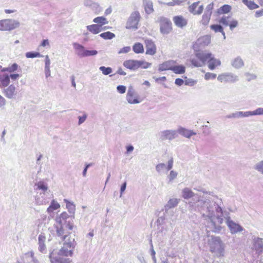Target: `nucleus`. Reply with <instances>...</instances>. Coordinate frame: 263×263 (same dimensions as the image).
Masks as SVG:
<instances>
[{
    "instance_id": "obj_46",
    "label": "nucleus",
    "mask_w": 263,
    "mask_h": 263,
    "mask_svg": "<svg viewBox=\"0 0 263 263\" xmlns=\"http://www.w3.org/2000/svg\"><path fill=\"white\" fill-rule=\"evenodd\" d=\"M45 70L49 72V67L50 65V61L48 55L45 56Z\"/></svg>"
},
{
    "instance_id": "obj_50",
    "label": "nucleus",
    "mask_w": 263,
    "mask_h": 263,
    "mask_svg": "<svg viewBox=\"0 0 263 263\" xmlns=\"http://www.w3.org/2000/svg\"><path fill=\"white\" fill-rule=\"evenodd\" d=\"M21 76V74H20L18 73H13L11 74L9 77L10 78H11L12 80H15L18 79Z\"/></svg>"
},
{
    "instance_id": "obj_57",
    "label": "nucleus",
    "mask_w": 263,
    "mask_h": 263,
    "mask_svg": "<svg viewBox=\"0 0 263 263\" xmlns=\"http://www.w3.org/2000/svg\"><path fill=\"white\" fill-rule=\"evenodd\" d=\"M45 236L42 235H40L39 236V243H43L45 240Z\"/></svg>"
},
{
    "instance_id": "obj_28",
    "label": "nucleus",
    "mask_w": 263,
    "mask_h": 263,
    "mask_svg": "<svg viewBox=\"0 0 263 263\" xmlns=\"http://www.w3.org/2000/svg\"><path fill=\"white\" fill-rule=\"evenodd\" d=\"M60 208V204L55 200H52L50 206L47 209V212L48 213H50L53 211L59 209Z\"/></svg>"
},
{
    "instance_id": "obj_25",
    "label": "nucleus",
    "mask_w": 263,
    "mask_h": 263,
    "mask_svg": "<svg viewBox=\"0 0 263 263\" xmlns=\"http://www.w3.org/2000/svg\"><path fill=\"white\" fill-rule=\"evenodd\" d=\"M93 22L101 28L103 25L107 24L108 23L107 20L104 16L97 17L93 20Z\"/></svg>"
},
{
    "instance_id": "obj_54",
    "label": "nucleus",
    "mask_w": 263,
    "mask_h": 263,
    "mask_svg": "<svg viewBox=\"0 0 263 263\" xmlns=\"http://www.w3.org/2000/svg\"><path fill=\"white\" fill-rule=\"evenodd\" d=\"M183 80L180 78H177L175 80V84L178 86H181L183 84Z\"/></svg>"
},
{
    "instance_id": "obj_14",
    "label": "nucleus",
    "mask_w": 263,
    "mask_h": 263,
    "mask_svg": "<svg viewBox=\"0 0 263 263\" xmlns=\"http://www.w3.org/2000/svg\"><path fill=\"white\" fill-rule=\"evenodd\" d=\"M211 41V36L210 35H205L200 36L197 40L198 43L201 46H208Z\"/></svg>"
},
{
    "instance_id": "obj_4",
    "label": "nucleus",
    "mask_w": 263,
    "mask_h": 263,
    "mask_svg": "<svg viewBox=\"0 0 263 263\" xmlns=\"http://www.w3.org/2000/svg\"><path fill=\"white\" fill-rule=\"evenodd\" d=\"M140 18L141 16L138 11L133 12L127 21L126 28L134 30L138 29Z\"/></svg>"
},
{
    "instance_id": "obj_24",
    "label": "nucleus",
    "mask_w": 263,
    "mask_h": 263,
    "mask_svg": "<svg viewBox=\"0 0 263 263\" xmlns=\"http://www.w3.org/2000/svg\"><path fill=\"white\" fill-rule=\"evenodd\" d=\"M133 50L135 53H143L144 51L143 45L142 43L137 42L134 44Z\"/></svg>"
},
{
    "instance_id": "obj_18",
    "label": "nucleus",
    "mask_w": 263,
    "mask_h": 263,
    "mask_svg": "<svg viewBox=\"0 0 263 263\" xmlns=\"http://www.w3.org/2000/svg\"><path fill=\"white\" fill-rule=\"evenodd\" d=\"M174 63V61H166L162 64H160L159 67V69L160 71H166L172 70L173 65Z\"/></svg>"
},
{
    "instance_id": "obj_20",
    "label": "nucleus",
    "mask_w": 263,
    "mask_h": 263,
    "mask_svg": "<svg viewBox=\"0 0 263 263\" xmlns=\"http://www.w3.org/2000/svg\"><path fill=\"white\" fill-rule=\"evenodd\" d=\"M143 5L147 14H151L153 12V4L152 1L150 0H143Z\"/></svg>"
},
{
    "instance_id": "obj_38",
    "label": "nucleus",
    "mask_w": 263,
    "mask_h": 263,
    "mask_svg": "<svg viewBox=\"0 0 263 263\" xmlns=\"http://www.w3.org/2000/svg\"><path fill=\"white\" fill-rule=\"evenodd\" d=\"M232 65L235 68H240L243 65V61L240 58H237L233 61Z\"/></svg>"
},
{
    "instance_id": "obj_13",
    "label": "nucleus",
    "mask_w": 263,
    "mask_h": 263,
    "mask_svg": "<svg viewBox=\"0 0 263 263\" xmlns=\"http://www.w3.org/2000/svg\"><path fill=\"white\" fill-rule=\"evenodd\" d=\"M172 71L175 74H183L185 72V67L183 65H177L174 61Z\"/></svg>"
},
{
    "instance_id": "obj_17",
    "label": "nucleus",
    "mask_w": 263,
    "mask_h": 263,
    "mask_svg": "<svg viewBox=\"0 0 263 263\" xmlns=\"http://www.w3.org/2000/svg\"><path fill=\"white\" fill-rule=\"evenodd\" d=\"M10 83V77L7 74H0V87H7Z\"/></svg>"
},
{
    "instance_id": "obj_9",
    "label": "nucleus",
    "mask_w": 263,
    "mask_h": 263,
    "mask_svg": "<svg viewBox=\"0 0 263 263\" xmlns=\"http://www.w3.org/2000/svg\"><path fill=\"white\" fill-rule=\"evenodd\" d=\"M144 44L146 48L145 53L148 55H154L157 52V47L154 43L152 40H145Z\"/></svg>"
},
{
    "instance_id": "obj_47",
    "label": "nucleus",
    "mask_w": 263,
    "mask_h": 263,
    "mask_svg": "<svg viewBox=\"0 0 263 263\" xmlns=\"http://www.w3.org/2000/svg\"><path fill=\"white\" fill-rule=\"evenodd\" d=\"M130 51V47L129 46L124 47L121 48L119 51V53H126L129 52Z\"/></svg>"
},
{
    "instance_id": "obj_41",
    "label": "nucleus",
    "mask_w": 263,
    "mask_h": 263,
    "mask_svg": "<svg viewBox=\"0 0 263 263\" xmlns=\"http://www.w3.org/2000/svg\"><path fill=\"white\" fill-rule=\"evenodd\" d=\"M246 116L248 115H263V108H258L252 112H247Z\"/></svg>"
},
{
    "instance_id": "obj_11",
    "label": "nucleus",
    "mask_w": 263,
    "mask_h": 263,
    "mask_svg": "<svg viewBox=\"0 0 263 263\" xmlns=\"http://www.w3.org/2000/svg\"><path fill=\"white\" fill-rule=\"evenodd\" d=\"M138 60H128L123 63V66L130 70H135L138 69Z\"/></svg>"
},
{
    "instance_id": "obj_63",
    "label": "nucleus",
    "mask_w": 263,
    "mask_h": 263,
    "mask_svg": "<svg viewBox=\"0 0 263 263\" xmlns=\"http://www.w3.org/2000/svg\"><path fill=\"white\" fill-rule=\"evenodd\" d=\"M15 12H16V10H15V9H5V12L6 14H10V13H14Z\"/></svg>"
},
{
    "instance_id": "obj_30",
    "label": "nucleus",
    "mask_w": 263,
    "mask_h": 263,
    "mask_svg": "<svg viewBox=\"0 0 263 263\" xmlns=\"http://www.w3.org/2000/svg\"><path fill=\"white\" fill-rule=\"evenodd\" d=\"M211 15L204 13L202 16L200 24L203 26H208L211 20Z\"/></svg>"
},
{
    "instance_id": "obj_15",
    "label": "nucleus",
    "mask_w": 263,
    "mask_h": 263,
    "mask_svg": "<svg viewBox=\"0 0 263 263\" xmlns=\"http://www.w3.org/2000/svg\"><path fill=\"white\" fill-rule=\"evenodd\" d=\"M107 27L101 28L97 24H92L87 26V29L93 34H98L104 29H108Z\"/></svg>"
},
{
    "instance_id": "obj_23",
    "label": "nucleus",
    "mask_w": 263,
    "mask_h": 263,
    "mask_svg": "<svg viewBox=\"0 0 263 263\" xmlns=\"http://www.w3.org/2000/svg\"><path fill=\"white\" fill-rule=\"evenodd\" d=\"M178 132L181 135L188 138H190L193 135H196V133L193 132V130H189L182 127L178 129Z\"/></svg>"
},
{
    "instance_id": "obj_10",
    "label": "nucleus",
    "mask_w": 263,
    "mask_h": 263,
    "mask_svg": "<svg viewBox=\"0 0 263 263\" xmlns=\"http://www.w3.org/2000/svg\"><path fill=\"white\" fill-rule=\"evenodd\" d=\"M203 10V6L200 5V2L193 3L189 7V11L194 15H200Z\"/></svg>"
},
{
    "instance_id": "obj_52",
    "label": "nucleus",
    "mask_w": 263,
    "mask_h": 263,
    "mask_svg": "<svg viewBox=\"0 0 263 263\" xmlns=\"http://www.w3.org/2000/svg\"><path fill=\"white\" fill-rule=\"evenodd\" d=\"M256 168L258 171L263 173V161L260 162L258 163L256 166Z\"/></svg>"
},
{
    "instance_id": "obj_33",
    "label": "nucleus",
    "mask_w": 263,
    "mask_h": 263,
    "mask_svg": "<svg viewBox=\"0 0 263 263\" xmlns=\"http://www.w3.org/2000/svg\"><path fill=\"white\" fill-rule=\"evenodd\" d=\"M18 67V66L17 64L14 63L11 66H9V67H6V68H4L2 70V71L3 72L7 71L9 73H12V72H13L15 71L16 70H17Z\"/></svg>"
},
{
    "instance_id": "obj_7",
    "label": "nucleus",
    "mask_w": 263,
    "mask_h": 263,
    "mask_svg": "<svg viewBox=\"0 0 263 263\" xmlns=\"http://www.w3.org/2000/svg\"><path fill=\"white\" fill-rule=\"evenodd\" d=\"M212 252L218 251L219 255H224V245L219 237H215L213 239V242L210 247Z\"/></svg>"
},
{
    "instance_id": "obj_16",
    "label": "nucleus",
    "mask_w": 263,
    "mask_h": 263,
    "mask_svg": "<svg viewBox=\"0 0 263 263\" xmlns=\"http://www.w3.org/2000/svg\"><path fill=\"white\" fill-rule=\"evenodd\" d=\"M173 21L176 26L180 27L185 26L187 24L186 20L181 15L174 17Z\"/></svg>"
},
{
    "instance_id": "obj_34",
    "label": "nucleus",
    "mask_w": 263,
    "mask_h": 263,
    "mask_svg": "<svg viewBox=\"0 0 263 263\" xmlns=\"http://www.w3.org/2000/svg\"><path fill=\"white\" fill-rule=\"evenodd\" d=\"M98 53L96 50H83V52L80 53V55L81 57H88L91 55H95L97 54Z\"/></svg>"
},
{
    "instance_id": "obj_44",
    "label": "nucleus",
    "mask_w": 263,
    "mask_h": 263,
    "mask_svg": "<svg viewBox=\"0 0 263 263\" xmlns=\"http://www.w3.org/2000/svg\"><path fill=\"white\" fill-rule=\"evenodd\" d=\"M216 74L215 73H211V72H206L204 74V79L206 80H214L216 78Z\"/></svg>"
},
{
    "instance_id": "obj_36",
    "label": "nucleus",
    "mask_w": 263,
    "mask_h": 263,
    "mask_svg": "<svg viewBox=\"0 0 263 263\" xmlns=\"http://www.w3.org/2000/svg\"><path fill=\"white\" fill-rule=\"evenodd\" d=\"M137 65L138 69L139 68L146 69L149 67L151 66L152 64L144 61H138Z\"/></svg>"
},
{
    "instance_id": "obj_43",
    "label": "nucleus",
    "mask_w": 263,
    "mask_h": 263,
    "mask_svg": "<svg viewBox=\"0 0 263 263\" xmlns=\"http://www.w3.org/2000/svg\"><path fill=\"white\" fill-rule=\"evenodd\" d=\"M36 185L37 187V189L39 190H42L43 191H47L48 187L43 182L40 181L36 184Z\"/></svg>"
},
{
    "instance_id": "obj_31",
    "label": "nucleus",
    "mask_w": 263,
    "mask_h": 263,
    "mask_svg": "<svg viewBox=\"0 0 263 263\" xmlns=\"http://www.w3.org/2000/svg\"><path fill=\"white\" fill-rule=\"evenodd\" d=\"M68 217V214L66 212H64L62 213L60 216L57 218L56 223H67L66 220Z\"/></svg>"
},
{
    "instance_id": "obj_21",
    "label": "nucleus",
    "mask_w": 263,
    "mask_h": 263,
    "mask_svg": "<svg viewBox=\"0 0 263 263\" xmlns=\"http://www.w3.org/2000/svg\"><path fill=\"white\" fill-rule=\"evenodd\" d=\"M254 247L259 254L261 253L263 251V241L262 239L257 238L255 239Z\"/></svg>"
},
{
    "instance_id": "obj_40",
    "label": "nucleus",
    "mask_w": 263,
    "mask_h": 263,
    "mask_svg": "<svg viewBox=\"0 0 263 263\" xmlns=\"http://www.w3.org/2000/svg\"><path fill=\"white\" fill-rule=\"evenodd\" d=\"M214 4L213 3H211L208 4L206 7L205 11L204 13L212 15V11L214 9Z\"/></svg>"
},
{
    "instance_id": "obj_62",
    "label": "nucleus",
    "mask_w": 263,
    "mask_h": 263,
    "mask_svg": "<svg viewBox=\"0 0 263 263\" xmlns=\"http://www.w3.org/2000/svg\"><path fill=\"white\" fill-rule=\"evenodd\" d=\"M45 245L44 243H40L39 250L41 252H43V251L45 250Z\"/></svg>"
},
{
    "instance_id": "obj_32",
    "label": "nucleus",
    "mask_w": 263,
    "mask_h": 263,
    "mask_svg": "<svg viewBox=\"0 0 263 263\" xmlns=\"http://www.w3.org/2000/svg\"><path fill=\"white\" fill-rule=\"evenodd\" d=\"M194 193L189 189L185 188L182 191V197L184 199H189L193 197Z\"/></svg>"
},
{
    "instance_id": "obj_3",
    "label": "nucleus",
    "mask_w": 263,
    "mask_h": 263,
    "mask_svg": "<svg viewBox=\"0 0 263 263\" xmlns=\"http://www.w3.org/2000/svg\"><path fill=\"white\" fill-rule=\"evenodd\" d=\"M20 23L13 19H4L0 20L1 31H11L18 27Z\"/></svg>"
},
{
    "instance_id": "obj_37",
    "label": "nucleus",
    "mask_w": 263,
    "mask_h": 263,
    "mask_svg": "<svg viewBox=\"0 0 263 263\" xmlns=\"http://www.w3.org/2000/svg\"><path fill=\"white\" fill-rule=\"evenodd\" d=\"M210 28L215 32H219L222 33L223 35L225 34L222 27L219 25H212L210 26Z\"/></svg>"
},
{
    "instance_id": "obj_12",
    "label": "nucleus",
    "mask_w": 263,
    "mask_h": 263,
    "mask_svg": "<svg viewBox=\"0 0 263 263\" xmlns=\"http://www.w3.org/2000/svg\"><path fill=\"white\" fill-rule=\"evenodd\" d=\"M176 132L174 130H166L163 131L161 134V138L162 140H172L175 138Z\"/></svg>"
},
{
    "instance_id": "obj_56",
    "label": "nucleus",
    "mask_w": 263,
    "mask_h": 263,
    "mask_svg": "<svg viewBox=\"0 0 263 263\" xmlns=\"http://www.w3.org/2000/svg\"><path fill=\"white\" fill-rule=\"evenodd\" d=\"M49 41L48 40H44L41 43V44H40V46H42V47H45L46 46H49Z\"/></svg>"
},
{
    "instance_id": "obj_19",
    "label": "nucleus",
    "mask_w": 263,
    "mask_h": 263,
    "mask_svg": "<svg viewBox=\"0 0 263 263\" xmlns=\"http://www.w3.org/2000/svg\"><path fill=\"white\" fill-rule=\"evenodd\" d=\"M3 92L6 97L12 98L15 93V87L13 85H10L3 90Z\"/></svg>"
},
{
    "instance_id": "obj_6",
    "label": "nucleus",
    "mask_w": 263,
    "mask_h": 263,
    "mask_svg": "<svg viewBox=\"0 0 263 263\" xmlns=\"http://www.w3.org/2000/svg\"><path fill=\"white\" fill-rule=\"evenodd\" d=\"M126 99L130 104H138L142 101L133 87H130L128 88Z\"/></svg>"
},
{
    "instance_id": "obj_1",
    "label": "nucleus",
    "mask_w": 263,
    "mask_h": 263,
    "mask_svg": "<svg viewBox=\"0 0 263 263\" xmlns=\"http://www.w3.org/2000/svg\"><path fill=\"white\" fill-rule=\"evenodd\" d=\"M55 228L57 235L62 237L65 242L62 248L59 250L58 256H56L57 253L54 251L50 253L49 255L50 261L51 263H71V260L65 257L72 255L76 241L74 238H69L68 241L66 239L71 233L70 231L73 228V224L70 222L57 223Z\"/></svg>"
},
{
    "instance_id": "obj_58",
    "label": "nucleus",
    "mask_w": 263,
    "mask_h": 263,
    "mask_svg": "<svg viewBox=\"0 0 263 263\" xmlns=\"http://www.w3.org/2000/svg\"><path fill=\"white\" fill-rule=\"evenodd\" d=\"M173 165V160L172 158H171L170 160H169V161L168 162L167 170H170L172 168Z\"/></svg>"
},
{
    "instance_id": "obj_48",
    "label": "nucleus",
    "mask_w": 263,
    "mask_h": 263,
    "mask_svg": "<svg viewBox=\"0 0 263 263\" xmlns=\"http://www.w3.org/2000/svg\"><path fill=\"white\" fill-rule=\"evenodd\" d=\"M73 45H74V48L79 51V54L80 53H81L82 52H83V50L84 49V47L82 45H81L79 44L74 43L73 44Z\"/></svg>"
},
{
    "instance_id": "obj_59",
    "label": "nucleus",
    "mask_w": 263,
    "mask_h": 263,
    "mask_svg": "<svg viewBox=\"0 0 263 263\" xmlns=\"http://www.w3.org/2000/svg\"><path fill=\"white\" fill-rule=\"evenodd\" d=\"M6 103V100L1 95H0V107H2L5 105Z\"/></svg>"
},
{
    "instance_id": "obj_2",
    "label": "nucleus",
    "mask_w": 263,
    "mask_h": 263,
    "mask_svg": "<svg viewBox=\"0 0 263 263\" xmlns=\"http://www.w3.org/2000/svg\"><path fill=\"white\" fill-rule=\"evenodd\" d=\"M196 56L199 61L195 59L191 60L192 64L195 67H201L207 62L209 68L214 70L221 65L220 61L215 58L211 53L199 52L196 54Z\"/></svg>"
},
{
    "instance_id": "obj_49",
    "label": "nucleus",
    "mask_w": 263,
    "mask_h": 263,
    "mask_svg": "<svg viewBox=\"0 0 263 263\" xmlns=\"http://www.w3.org/2000/svg\"><path fill=\"white\" fill-rule=\"evenodd\" d=\"M117 89L119 93L123 94L125 92L126 88L125 86L119 85V86H117Z\"/></svg>"
},
{
    "instance_id": "obj_61",
    "label": "nucleus",
    "mask_w": 263,
    "mask_h": 263,
    "mask_svg": "<svg viewBox=\"0 0 263 263\" xmlns=\"http://www.w3.org/2000/svg\"><path fill=\"white\" fill-rule=\"evenodd\" d=\"M117 73L122 76H125L126 74V73L121 68L118 69Z\"/></svg>"
},
{
    "instance_id": "obj_64",
    "label": "nucleus",
    "mask_w": 263,
    "mask_h": 263,
    "mask_svg": "<svg viewBox=\"0 0 263 263\" xmlns=\"http://www.w3.org/2000/svg\"><path fill=\"white\" fill-rule=\"evenodd\" d=\"M126 186V183L124 182L121 187V194H122L123 192L125 190Z\"/></svg>"
},
{
    "instance_id": "obj_5",
    "label": "nucleus",
    "mask_w": 263,
    "mask_h": 263,
    "mask_svg": "<svg viewBox=\"0 0 263 263\" xmlns=\"http://www.w3.org/2000/svg\"><path fill=\"white\" fill-rule=\"evenodd\" d=\"M160 31L162 34H168L172 29V23L170 20L164 17H161L158 20Z\"/></svg>"
},
{
    "instance_id": "obj_22",
    "label": "nucleus",
    "mask_w": 263,
    "mask_h": 263,
    "mask_svg": "<svg viewBox=\"0 0 263 263\" xmlns=\"http://www.w3.org/2000/svg\"><path fill=\"white\" fill-rule=\"evenodd\" d=\"M228 225L232 233H235L242 230V228L239 224L234 223L232 221H229Z\"/></svg>"
},
{
    "instance_id": "obj_35",
    "label": "nucleus",
    "mask_w": 263,
    "mask_h": 263,
    "mask_svg": "<svg viewBox=\"0 0 263 263\" xmlns=\"http://www.w3.org/2000/svg\"><path fill=\"white\" fill-rule=\"evenodd\" d=\"M100 36L105 40H110L114 38L115 35L111 32L107 31L100 34Z\"/></svg>"
},
{
    "instance_id": "obj_60",
    "label": "nucleus",
    "mask_w": 263,
    "mask_h": 263,
    "mask_svg": "<svg viewBox=\"0 0 263 263\" xmlns=\"http://www.w3.org/2000/svg\"><path fill=\"white\" fill-rule=\"evenodd\" d=\"M166 80V78L165 77H161L159 78H157L155 79V81L156 82H159L160 81L164 82Z\"/></svg>"
},
{
    "instance_id": "obj_51",
    "label": "nucleus",
    "mask_w": 263,
    "mask_h": 263,
    "mask_svg": "<svg viewBox=\"0 0 263 263\" xmlns=\"http://www.w3.org/2000/svg\"><path fill=\"white\" fill-rule=\"evenodd\" d=\"M256 17H259L263 16V9L256 11L254 14Z\"/></svg>"
},
{
    "instance_id": "obj_45",
    "label": "nucleus",
    "mask_w": 263,
    "mask_h": 263,
    "mask_svg": "<svg viewBox=\"0 0 263 263\" xmlns=\"http://www.w3.org/2000/svg\"><path fill=\"white\" fill-rule=\"evenodd\" d=\"M178 201L177 199H170L168 202V205L170 208H173L177 205Z\"/></svg>"
},
{
    "instance_id": "obj_39",
    "label": "nucleus",
    "mask_w": 263,
    "mask_h": 263,
    "mask_svg": "<svg viewBox=\"0 0 263 263\" xmlns=\"http://www.w3.org/2000/svg\"><path fill=\"white\" fill-rule=\"evenodd\" d=\"M26 57L27 58H34L36 57H42L43 55L37 52H28L26 53Z\"/></svg>"
},
{
    "instance_id": "obj_27",
    "label": "nucleus",
    "mask_w": 263,
    "mask_h": 263,
    "mask_svg": "<svg viewBox=\"0 0 263 263\" xmlns=\"http://www.w3.org/2000/svg\"><path fill=\"white\" fill-rule=\"evenodd\" d=\"M232 78L233 77L232 75L227 73L220 74L217 77L218 80L221 82H229L232 80Z\"/></svg>"
},
{
    "instance_id": "obj_53",
    "label": "nucleus",
    "mask_w": 263,
    "mask_h": 263,
    "mask_svg": "<svg viewBox=\"0 0 263 263\" xmlns=\"http://www.w3.org/2000/svg\"><path fill=\"white\" fill-rule=\"evenodd\" d=\"M86 117H87V116L85 114L82 117H79V124H81L82 123H83L85 121Z\"/></svg>"
},
{
    "instance_id": "obj_26",
    "label": "nucleus",
    "mask_w": 263,
    "mask_h": 263,
    "mask_svg": "<svg viewBox=\"0 0 263 263\" xmlns=\"http://www.w3.org/2000/svg\"><path fill=\"white\" fill-rule=\"evenodd\" d=\"M242 3L250 10L259 8V5L251 0H242Z\"/></svg>"
},
{
    "instance_id": "obj_42",
    "label": "nucleus",
    "mask_w": 263,
    "mask_h": 263,
    "mask_svg": "<svg viewBox=\"0 0 263 263\" xmlns=\"http://www.w3.org/2000/svg\"><path fill=\"white\" fill-rule=\"evenodd\" d=\"M100 70L102 72L104 75H107L111 73L112 69L110 67H105L104 66H101L100 67Z\"/></svg>"
},
{
    "instance_id": "obj_55",
    "label": "nucleus",
    "mask_w": 263,
    "mask_h": 263,
    "mask_svg": "<svg viewBox=\"0 0 263 263\" xmlns=\"http://www.w3.org/2000/svg\"><path fill=\"white\" fill-rule=\"evenodd\" d=\"M177 176V173L173 171H171L170 174V180H173Z\"/></svg>"
},
{
    "instance_id": "obj_29",
    "label": "nucleus",
    "mask_w": 263,
    "mask_h": 263,
    "mask_svg": "<svg viewBox=\"0 0 263 263\" xmlns=\"http://www.w3.org/2000/svg\"><path fill=\"white\" fill-rule=\"evenodd\" d=\"M232 7L229 5H224L217 10V13L219 14H225L230 12Z\"/></svg>"
},
{
    "instance_id": "obj_8",
    "label": "nucleus",
    "mask_w": 263,
    "mask_h": 263,
    "mask_svg": "<svg viewBox=\"0 0 263 263\" xmlns=\"http://www.w3.org/2000/svg\"><path fill=\"white\" fill-rule=\"evenodd\" d=\"M219 22L225 26H229L231 30L236 27L238 24V21L233 19L231 16H223L220 18Z\"/></svg>"
}]
</instances>
